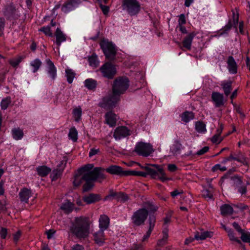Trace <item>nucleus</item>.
Instances as JSON below:
<instances>
[{
	"label": "nucleus",
	"mask_w": 250,
	"mask_h": 250,
	"mask_svg": "<svg viewBox=\"0 0 250 250\" xmlns=\"http://www.w3.org/2000/svg\"><path fill=\"white\" fill-rule=\"evenodd\" d=\"M100 152L99 148H92L90 149L89 152V156L90 157H92L96 154H98Z\"/></svg>",
	"instance_id": "nucleus-58"
},
{
	"label": "nucleus",
	"mask_w": 250,
	"mask_h": 250,
	"mask_svg": "<svg viewBox=\"0 0 250 250\" xmlns=\"http://www.w3.org/2000/svg\"><path fill=\"white\" fill-rule=\"evenodd\" d=\"M74 204L68 201L63 203L61 207V209L63 210L66 213L72 212Z\"/></svg>",
	"instance_id": "nucleus-33"
},
{
	"label": "nucleus",
	"mask_w": 250,
	"mask_h": 250,
	"mask_svg": "<svg viewBox=\"0 0 250 250\" xmlns=\"http://www.w3.org/2000/svg\"><path fill=\"white\" fill-rule=\"evenodd\" d=\"M134 151L139 155L147 157L153 151L152 146L148 143H138L135 147Z\"/></svg>",
	"instance_id": "nucleus-9"
},
{
	"label": "nucleus",
	"mask_w": 250,
	"mask_h": 250,
	"mask_svg": "<svg viewBox=\"0 0 250 250\" xmlns=\"http://www.w3.org/2000/svg\"><path fill=\"white\" fill-rule=\"evenodd\" d=\"M221 86L223 89L225 95L226 96H229L232 89V82L231 81H223L221 83Z\"/></svg>",
	"instance_id": "nucleus-29"
},
{
	"label": "nucleus",
	"mask_w": 250,
	"mask_h": 250,
	"mask_svg": "<svg viewBox=\"0 0 250 250\" xmlns=\"http://www.w3.org/2000/svg\"><path fill=\"white\" fill-rule=\"evenodd\" d=\"M233 19V24L234 26L236 28V25L238 23L239 21V14H237L236 15H235L234 11H232Z\"/></svg>",
	"instance_id": "nucleus-62"
},
{
	"label": "nucleus",
	"mask_w": 250,
	"mask_h": 250,
	"mask_svg": "<svg viewBox=\"0 0 250 250\" xmlns=\"http://www.w3.org/2000/svg\"><path fill=\"white\" fill-rule=\"evenodd\" d=\"M100 46L106 59L109 61L115 60L117 51L115 44L108 40H103L100 42Z\"/></svg>",
	"instance_id": "nucleus-4"
},
{
	"label": "nucleus",
	"mask_w": 250,
	"mask_h": 250,
	"mask_svg": "<svg viewBox=\"0 0 250 250\" xmlns=\"http://www.w3.org/2000/svg\"><path fill=\"white\" fill-rule=\"evenodd\" d=\"M129 87V80L126 77H119L116 79L112 86V92L120 97Z\"/></svg>",
	"instance_id": "nucleus-5"
},
{
	"label": "nucleus",
	"mask_w": 250,
	"mask_h": 250,
	"mask_svg": "<svg viewBox=\"0 0 250 250\" xmlns=\"http://www.w3.org/2000/svg\"><path fill=\"white\" fill-rule=\"evenodd\" d=\"M234 155V160L236 161L244 166H248L249 163L248 159L246 157L244 153L240 151H238L233 153Z\"/></svg>",
	"instance_id": "nucleus-22"
},
{
	"label": "nucleus",
	"mask_w": 250,
	"mask_h": 250,
	"mask_svg": "<svg viewBox=\"0 0 250 250\" xmlns=\"http://www.w3.org/2000/svg\"><path fill=\"white\" fill-rule=\"evenodd\" d=\"M81 2V0H68L62 6V11L67 13L78 7Z\"/></svg>",
	"instance_id": "nucleus-13"
},
{
	"label": "nucleus",
	"mask_w": 250,
	"mask_h": 250,
	"mask_svg": "<svg viewBox=\"0 0 250 250\" xmlns=\"http://www.w3.org/2000/svg\"><path fill=\"white\" fill-rule=\"evenodd\" d=\"M228 68L231 74H235L237 72V65L233 57L230 56L227 60Z\"/></svg>",
	"instance_id": "nucleus-19"
},
{
	"label": "nucleus",
	"mask_w": 250,
	"mask_h": 250,
	"mask_svg": "<svg viewBox=\"0 0 250 250\" xmlns=\"http://www.w3.org/2000/svg\"><path fill=\"white\" fill-rule=\"evenodd\" d=\"M84 85L89 90H93L97 86V82L92 79H87L84 81Z\"/></svg>",
	"instance_id": "nucleus-35"
},
{
	"label": "nucleus",
	"mask_w": 250,
	"mask_h": 250,
	"mask_svg": "<svg viewBox=\"0 0 250 250\" xmlns=\"http://www.w3.org/2000/svg\"><path fill=\"white\" fill-rule=\"evenodd\" d=\"M118 195V192H115L113 190H110L109 194L105 197V199L107 200L109 199L110 198L113 197L117 200Z\"/></svg>",
	"instance_id": "nucleus-55"
},
{
	"label": "nucleus",
	"mask_w": 250,
	"mask_h": 250,
	"mask_svg": "<svg viewBox=\"0 0 250 250\" xmlns=\"http://www.w3.org/2000/svg\"><path fill=\"white\" fill-rule=\"evenodd\" d=\"M16 13L15 7L12 4L6 5L3 10V15L8 20L17 18Z\"/></svg>",
	"instance_id": "nucleus-15"
},
{
	"label": "nucleus",
	"mask_w": 250,
	"mask_h": 250,
	"mask_svg": "<svg viewBox=\"0 0 250 250\" xmlns=\"http://www.w3.org/2000/svg\"><path fill=\"white\" fill-rule=\"evenodd\" d=\"M104 171L112 174L120 176H129V170H124L122 167L117 165H111L106 168L105 169L103 168Z\"/></svg>",
	"instance_id": "nucleus-12"
},
{
	"label": "nucleus",
	"mask_w": 250,
	"mask_h": 250,
	"mask_svg": "<svg viewBox=\"0 0 250 250\" xmlns=\"http://www.w3.org/2000/svg\"><path fill=\"white\" fill-rule=\"evenodd\" d=\"M37 174L42 177L46 176L51 171V169L46 166H41L36 167Z\"/></svg>",
	"instance_id": "nucleus-28"
},
{
	"label": "nucleus",
	"mask_w": 250,
	"mask_h": 250,
	"mask_svg": "<svg viewBox=\"0 0 250 250\" xmlns=\"http://www.w3.org/2000/svg\"><path fill=\"white\" fill-rule=\"evenodd\" d=\"M182 144L178 140H175L174 144L171 148V151L173 154H177L179 153L181 149Z\"/></svg>",
	"instance_id": "nucleus-40"
},
{
	"label": "nucleus",
	"mask_w": 250,
	"mask_h": 250,
	"mask_svg": "<svg viewBox=\"0 0 250 250\" xmlns=\"http://www.w3.org/2000/svg\"><path fill=\"white\" fill-rule=\"evenodd\" d=\"M232 226L234 228L240 233L244 231V230L242 229L240 225L236 222L233 223Z\"/></svg>",
	"instance_id": "nucleus-63"
},
{
	"label": "nucleus",
	"mask_w": 250,
	"mask_h": 250,
	"mask_svg": "<svg viewBox=\"0 0 250 250\" xmlns=\"http://www.w3.org/2000/svg\"><path fill=\"white\" fill-rule=\"evenodd\" d=\"M213 235V232L209 231H205L200 234L199 232H196L195 234L196 240H205L207 238H211Z\"/></svg>",
	"instance_id": "nucleus-30"
},
{
	"label": "nucleus",
	"mask_w": 250,
	"mask_h": 250,
	"mask_svg": "<svg viewBox=\"0 0 250 250\" xmlns=\"http://www.w3.org/2000/svg\"><path fill=\"white\" fill-rule=\"evenodd\" d=\"M202 196L208 200L213 198V188L211 186L208 188H205L202 191Z\"/></svg>",
	"instance_id": "nucleus-34"
},
{
	"label": "nucleus",
	"mask_w": 250,
	"mask_h": 250,
	"mask_svg": "<svg viewBox=\"0 0 250 250\" xmlns=\"http://www.w3.org/2000/svg\"><path fill=\"white\" fill-rule=\"evenodd\" d=\"M148 222L149 229L142 239V241L143 242L146 241L148 240L154 229L156 223L155 216L153 215H149Z\"/></svg>",
	"instance_id": "nucleus-16"
},
{
	"label": "nucleus",
	"mask_w": 250,
	"mask_h": 250,
	"mask_svg": "<svg viewBox=\"0 0 250 250\" xmlns=\"http://www.w3.org/2000/svg\"><path fill=\"white\" fill-rule=\"evenodd\" d=\"M54 35L56 37L55 42L58 47L61 45L62 42H64L66 40V36L59 28H57L56 29Z\"/></svg>",
	"instance_id": "nucleus-20"
},
{
	"label": "nucleus",
	"mask_w": 250,
	"mask_h": 250,
	"mask_svg": "<svg viewBox=\"0 0 250 250\" xmlns=\"http://www.w3.org/2000/svg\"><path fill=\"white\" fill-rule=\"evenodd\" d=\"M92 240L99 246L104 245L105 243V236L104 230L99 229L92 234Z\"/></svg>",
	"instance_id": "nucleus-14"
},
{
	"label": "nucleus",
	"mask_w": 250,
	"mask_h": 250,
	"mask_svg": "<svg viewBox=\"0 0 250 250\" xmlns=\"http://www.w3.org/2000/svg\"><path fill=\"white\" fill-rule=\"evenodd\" d=\"M39 31L43 32L46 36L49 37L53 36V34L51 31V27L50 25L42 27L39 29Z\"/></svg>",
	"instance_id": "nucleus-47"
},
{
	"label": "nucleus",
	"mask_w": 250,
	"mask_h": 250,
	"mask_svg": "<svg viewBox=\"0 0 250 250\" xmlns=\"http://www.w3.org/2000/svg\"><path fill=\"white\" fill-rule=\"evenodd\" d=\"M5 24V21L3 18H0V37L3 34Z\"/></svg>",
	"instance_id": "nucleus-53"
},
{
	"label": "nucleus",
	"mask_w": 250,
	"mask_h": 250,
	"mask_svg": "<svg viewBox=\"0 0 250 250\" xmlns=\"http://www.w3.org/2000/svg\"><path fill=\"white\" fill-rule=\"evenodd\" d=\"M12 132L14 139L16 140H21L23 136V131L20 128H14Z\"/></svg>",
	"instance_id": "nucleus-38"
},
{
	"label": "nucleus",
	"mask_w": 250,
	"mask_h": 250,
	"mask_svg": "<svg viewBox=\"0 0 250 250\" xmlns=\"http://www.w3.org/2000/svg\"><path fill=\"white\" fill-rule=\"evenodd\" d=\"M123 7L131 16H136L141 10V5L137 0H123Z\"/></svg>",
	"instance_id": "nucleus-7"
},
{
	"label": "nucleus",
	"mask_w": 250,
	"mask_h": 250,
	"mask_svg": "<svg viewBox=\"0 0 250 250\" xmlns=\"http://www.w3.org/2000/svg\"><path fill=\"white\" fill-rule=\"evenodd\" d=\"M106 123L110 126H115L117 122L116 115L112 111L106 113L105 115Z\"/></svg>",
	"instance_id": "nucleus-25"
},
{
	"label": "nucleus",
	"mask_w": 250,
	"mask_h": 250,
	"mask_svg": "<svg viewBox=\"0 0 250 250\" xmlns=\"http://www.w3.org/2000/svg\"><path fill=\"white\" fill-rule=\"evenodd\" d=\"M72 250H84V248L82 245L76 244L73 246Z\"/></svg>",
	"instance_id": "nucleus-64"
},
{
	"label": "nucleus",
	"mask_w": 250,
	"mask_h": 250,
	"mask_svg": "<svg viewBox=\"0 0 250 250\" xmlns=\"http://www.w3.org/2000/svg\"><path fill=\"white\" fill-rule=\"evenodd\" d=\"M131 131L125 126H120L114 130L113 136L117 140H121L130 136Z\"/></svg>",
	"instance_id": "nucleus-11"
},
{
	"label": "nucleus",
	"mask_w": 250,
	"mask_h": 250,
	"mask_svg": "<svg viewBox=\"0 0 250 250\" xmlns=\"http://www.w3.org/2000/svg\"><path fill=\"white\" fill-rule=\"evenodd\" d=\"M146 172L129 170V176H138L146 177L148 175H150L153 179H158L164 182L170 179L167 178L162 166L158 165H153L151 166H146L143 167Z\"/></svg>",
	"instance_id": "nucleus-3"
},
{
	"label": "nucleus",
	"mask_w": 250,
	"mask_h": 250,
	"mask_svg": "<svg viewBox=\"0 0 250 250\" xmlns=\"http://www.w3.org/2000/svg\"><path fill=\"white\" fill-rule=\"evenodd\" d=\"M100 7L104 15H106L108 14L109 11V8L108 6L104 5L102 4V2H100Z\"/></svg>",
	"instance_id": "nucleus-57"
},
{
	"label": "nucleus",
	"mask_w": 250,
	"mask_h": 250,
	"mask_svg": "<svg viewBox=\"0 0 250 250\" xmlns=\"http://www.w3.org/2000/svg\"><path fill=\"white\" fill-rule=\"evenodd\" d=\"M91 222L87 217L81 216L75 218L70 227L71 233L79 239H84L90 234Z\"/></svg>",
	"instance_id": "nucleus-2"
},
{
	"label": "nucleus",
	"mask_w": 250,
	"mask_h": 250,
	"mask_svg": "<svg viewBox=\"0 0 250 250\" xmlns=\"http://www.w3.org/2000/svg\"><path fill=\"white\" fill-rule=\"evenodd\" d=\"M7 234V229L6 228H2L0 230V237L2 239H5Z\"/></svg>",
	"instance_id": "nucleus-61"
},
{
	"label": "nucleus",
	"mask_w": 250,
	"mask_h": 250,
	"mask_svg": "<svg viewBox=\"0 0 250 250\" xmlns=\"http://www.w3.org/2000/svg\"><path fill=\"white\" fill-rule=\"evenodd\" d=\"M88 61L90 66L97 67L98 65L99 62L98 61L97 56L95 54L89 57Z\"/></svg>",
	"instance_id": "nucleus-45"
},
{
	"label": "nucleus",
	"mask_w": 250,
	"mask_h": 250,
	"mask_svg": "<svg viewBox=\"0 0 250 250\" xmlns=\"http://www.w3.org/2000/svg\"><path fill=\"white\" fill-rule=\"evenodd\" d=\"M68 137L73 142H76L78 140V132L75 127H71L68 133Z\"/></svg>",
	"instance_id": "nucleus-42"
},
{
	"label": "nucleus",
	"mask_w": 250,
	"mask_h": 250,
	"mask_svg": "<svg viewBox=\"0 0 250 250\" xmlns=\"http://www.w3.org/2000/svg\"><path fill=\"white\" fill-rule=\"evenodd\" d=\"M62 165H63V162H61V164L57 166L59 168H57L53 170L51 175L52 180H56L62 174L65 167L64 166H61Z\"/></svg>",
	"instance_id": "nucleus-27"
},
{
	"label": "nucleus",
	"mask_w": 250,
	"mask_h": 250,
	"mask_svg": "<svg viewBox=\"0 0 250 250\" xmlns=\"http://www.w3.org/2000/svg\"><path fill=\"white\" fill-rule=\"evenodd\" d=\"M76 73L71 69L67 68L65 69V76L67 78V81L69 83H71L73 82Z\"/></svg>",
	"instance_id": "nucleus-36"
},
{
	"label": "nucleus",
	"mask_w": 250,
	"mask_h": 250,
	"mask_svg": "<svg viewBox=\"0 0 250 250\" xmlns=\"http://www.w3.org/2000/svg\"><path fill=\"white\" fill-rule=\"evenodd\" d=\"M222 141V139L220 138V135L215 134L211 138V142L214 144H219Z\"/></svg>",
	"instance_id": "nucleus-56"
},
{
	"label": "nucleus",
	"mask_w": 250,
	"mask_h": 250,
	"mask_svg": "<svg viewBox=\"0 0 250 250\" xmlns=\"http://www.w3.org/2000/svg\"><path fill=\"white\" fill-rule=\"evenodd\" d=\"M186 23V20L184 14H181L179 17L178 25H184Z\"/></svg>",
	"instance_id": "nucleus-60"
},
{
	"label": "nucleus",
	"mask_w": 250,
	"mask_h": 250,
	"mask_svg": "<svg viewBox=\"0 0 250 250\" xmlns=\"http://www.w3.org/2000/svg\"><path fill=\"white\" fill-rule=\"evenodd\" d=\"M228 235L229 238V240L231 241H235L237 242L238 244H241V241L237 237H236L235 236L234 233L233 231L231 229H229L228 231Z\"/></svg>",
	"instance_id": "nucleus-48"
},
{
	"label": "nucleus",
	"mask_w": 250,
	"mask_h": 250,
	"mask_svg": "<svg viewBox=\"0 0 250 250\" xmlns=\"http://www.w3.org/2000/svg\"><path fill=\"white\" fill-rule=\"evenodd\" d=\"M101 200L100 196L98 194L91 193L83 197V200L87 204H90L98 202Z\"/></svg>",
	"instance_id": "nucleus-26"
},
{
	"label": "nucleus",
	"mask_w": 250,
	"mask_h": 250,
	"mask_svg": "<svg viewBox=\"0 0 250 250\" xmlns=\"http://www.w3.org/2000/svg\"><path fill=\"white\" fill-rule=\"evenodd\" d=\"M128 199L129 197L126 193L123 192H118V195L117 198L118 201L125 202L128 200Z\"/></svg>",
	"instance_id": "nucleus-51"
},
{
	"label": "nucleus",
	"mask_w": 250,
	"mask_h": 250,
	"mask_svg": "<svg viewBox=\"0 0 250 250\" xmlns=\"http://www.w3.org/2000/svg\"><path fill=\"white\" fill-rule=\"evenodd\" d=\"M241 239L245 243H248L250 245V232L249 231H243L241 233Z\"/></svg>",
	"instance_id": "nucleus-49"
},
{
	"label": "nucleus",
	"mask_w": 250,
	"mask_h": 250,
	"mask_svg": "<svg viewBox=\"0 0 250 250\" xmlns=\"http://www.w3.org/2000/svg\"><path fill=\"white\" fill-rule=\"evenodd\" d=\"M46 71L49 76L54 81L57 77V68L53 62L49 59L46 60Z\"/></svg>",
	"instance_id": "nucleus-17"
},
{
	"label": "nucleus",
	"mask_w": 250,
	"mask_h": 250,
	"mask_svg": "<svg viewBox=\"0 0 250 250\" xmlns=\"http://www.w3.org/2000/svg\"><path fill=\"white\" fill-rule=\"evenodd\" d=\"M195 36L196 34L194 32L188 34L183 41L182 44L183 47L188 50H190L192 40Z\"/></svg>",
	"instance_id": "nucleus-24"
},
{
	"label": "nucleus",
	"mask_w": 250,
	"mask_h": 250,
	"mask_svg": "<svg viewBox=\"0 0 250 250\" xmlns=\"http://www.w3.org/2000/svg\"><path fill=\"white\" fill-rule=\"evenodd\" d=\"M11 102V97L8 96L3 99L0 103L1 108L2 110H5L7 108Z\"/></svg>",
	"instance_id": "nucleus-46"
},
{
	"label": "nucleus",
	"mask_w": 250,
	"mask_h": 250,
	"mask_svg": "<svg viewBox=\"0 0 250 250\" xmlns=\"http://www.w3.org/2000/svg\"><path fill=\"white\" fill-rule=\"evenodd\" d=\"M19 195L21 202L27 203L29 197L32 196V191L27 188H23L21 190Z\"/></svg>",
	"instance_id": "nucleus-21"
},
{
	"label": "nucleus",
	"mask_w": 250,
	"mask_h": 250,
	"mask_svg": "<svg viewBox=\"0 0 250 250\" xmlns=\"http://www.w3.org/2000/svg\"><path fill=\"white\" fill-rule=\"evenodd\" d=\"M120 101V97L112 92L110 94L104 97L99 103V106L106 110L112 109L115 107L117 103Z\"/></svg>",
	"instance_id": "nucleus-6"
},
{
	"label": "nucleus",
	"mask_w": 250,
	"mask_h": 250,
	"mask_svg": "<svg viewBox=\"0 0 250 250\" xmlns=\"http://www.w3.org/2000/svg\"><path fill=\"white\" fill-rule=\"evenodd\" d=\"M73 116L76 122H78L81 119L82 110L80 106L75 108L73 110Z\"/></svg>",
	"instance_id": "nucleus-41"
},
{
	"label": "nucleus",
	"mask_w": 250,
	"mask_h": 250,
	"mask_svg": "<svg viewBox=\"0 0 250 250\" xmlns=\"http://www.w3.org/2000/svg\"><path fill=\"white\" fill-rule=\"evenodd\" d=\"M229 179L234 181V182L237 184L240 185L242 183L241 179L239 177L237 176H234L231 177L224 176L222 178V180H229Z\"/></svg>",
	"instance_id": "nucleus-52"
},
{
	"label": "nucleus",
	"mask_w": 250,
	"mask_h": 250,
	"mask_svg": "<svg viewBox=\"0 0 250 250\" xmlns=\"http://www.w3.org/2000/svg\"><path fill=\"white\" fill-rule=\"evenodd\" d=\"M93 167V164H87L79 168L78 173L74 177V186L79 187L83 181H85L83 188V191L86 192L93 187V181L98 180L102 182L106 179L104 169L101 167Z\"/></svg>",
	"instance_id": "nucleus-1"
},
{
	"label": "nucleus",
	"mask_w": 250,
	"mask_h": 250,
	"mask_svg": "<svg viewBox=\"0 0 250 250\" xmlns=\"http://www.w3.org/2000/svg\"><path fill=\"white\" fill-rule=\"evenodd\" d=\"M220 209L221 214L223 216L231 215L233 212L232 207L228 204H224L221 206Z\"/></svg>",
	"instance_id": "nucleus-31"
},
{
	"label": "nucleus",
	"mask_w": 250,
	"mask_h": 250,
	"mask_svg": "<svg viewBox=\"0 0 250 250\" xmlns=\"http://www.w3.org/2000/svg\"><path fill=\"white\" fill-rule=\"evenodd\" d=\"M109 218L106 215H101L99 219L100 229L105 230L108 228L109 225Z\"/></svg>",
	"instance_id": "nucleus-23"
},
{
	"label": "nucleus",
	"mask_w": 250,
	"mask_h": 250,
	"mask_svg": "<svg viewBox=\"0 0 250 250\" xmlns=\"http://www.w3.org/2000/svg\"><path fill=\"white\" fill-rule=\"evenodd\" d=\"M218 170H220L221 171H224L227 170V168L225 166L222 167L220 164H216L212 167L213 171H216Z\"/></svg>",
	"instance_id": "nucleus-54"
},
{
	"label": "nucleus",
	"mask_w": 250,
	"mask_h": 250,
	"mask_svg": "<svg viewBox=\"0 0 250 250\" xmlns=\"http://www.w3.org/2000/svg\"><path fill=\"white\" fill-rule=\"evenodd\" d=\"M100 70L103 76L109 79H112L116 73L114 66L109 62L104 63L101 67Z\"/></svg>",
	"instance_id": "nucleus-10"
},
{
	"label": "nucleus",
	"mask_w": 250,
	"mask_h": 250,
	"mask_svg": "<svg viewBox=\"0 0 250 250\" xmlns=\"http://www.w3.org/2000/svg\"><path fill=\"white\" fill-rule=\"evenodd\" d=\"M232 26V23L231 22V20H229L228 23L220 30V32L219 33V36H223L224 35H228L229 31L231 29Z\"/></svg>",
	"instance_id": "nucleus-37"
},
{
	"label": "nucleus",
	"mask_w": 250,
	"mask_h": 250,
	"mask_svg": "<svg viewBox=\"0 0 250 250\" xmlns=\"http://www.w3.org/2000/svg\"><path fill=\"white\" fill-rule=\"evenodd\" d=\"M30 66L33 67V72L36 73L40 68L42 62L39 59H36L30 62Z\"/></svg>",
	"instance_id": "nucleus-39"
},
{
	"label": "nucleus",
	"mask_w": 250,
	"mask_h": 250,
	"mask_svg": "<svg viewBox=\"0 0 250 250\" xmlns=\"http://www.w3.org/2000/svg\"><path fill=\"white\" fill-rule=\"evenodd\" d=\"M148 216V211L145 208H140L134 212L131 217V221L133 225L140 226L145 224Z\"/></svg>",
	"instance_id": "nucleus-8"
},
{
	"label": "nucleus",
	"mask_w": 250,
	"mask_h": 250,
	"mask_svg": "<svg viewBox=\"0 0 250 250\" xmlns=\"http://www.w3.org/2000/svg\"><path fill=\"white\" fill-rule=\"evenodd\" d=\"M206 125L201 121H198L195 124V129L199 133H204L206 130Z\"/></svg>",
	"instance_id": "nucleus-43"
},
{
	"label": "nucleus",
	"mask_w": 250,
	"mask_h": 250,
	"mask_svg": "<svg viewBox=\"0 0 250 250\" xmlns=\"http://www.w3.org/2000/svg\"><path fill=\"white\" fill-rule=\"evenodd\" d=\"M144 208L148 211V212H149L150 213H154L158 209V208L156 206H155L149 202L145 203L144 204ZM150 215L152 214H150ZM153 215H154V214Z\"/></svg>",
	"instance_id": "nucleus-44"
},
{
	"label": "nucleus",
	"mask_w": 250,
	"mask_h": 250,
	"mask_svg": "<svg viewBox=\"0 0 250 250\" xmlns=\"http://www.w3.org/2000/svg\"><path fill=\"white\" fill-rule=\"evenodd\" d=\"M209 150V147L208 146H204L202 149L199 150L196 152V154L197 155L200 156L204 154L206 152H207Z\"/></svg>",
	"instance_id": "nucleus-59"
},
{
	"label": "nucleus",
	"mask_w": 250,
	"mask_h": 250,
	"mask_svg": "<svg viewBox=\"0 0 250 250\" xmlns=\"http://www.w3.org/2000/svg\"><path fill=\"white\" fill-rule=\"evenodd\" d=\"M22 60L21 57H18V58H13L10 59L8 61L9 64L13 67H16Z\"/></svg>",
	"instance_id": "nucleus-50"
},
{
	"label": "nucleus",
	"mask_w": 250,
	"mask_h": 250,
	"mask_svg": "<svg viewBox=\"0 0 250 250\" xmlns=\"http://www.w3.org/2000/svg\"><path fill=\"white\" fill-rule=\"evenodd\" d=\"M211 99L216 107L223 106L224 104V96L218 92H213L211 94Z\"/></svg>",
	"instance_id": "nucleus-18"
},
{
	"label": "nucleus",
	"mask_w": 250,
	"mask_h": 250,
	"mask_svg": "<svg viewBox=\"0 0 250 250\" xmlns=\"http://www.w3.org/2000/svg\"><path fill=\"white\" fill-rule=\"evenodd\" d=\"M181 117L183 122L187 123L194 118V113L192 111H186L181 114Z\"/></svg>",
	"instance_id": "nucleus-32"
}]
</instances>
